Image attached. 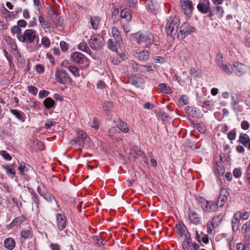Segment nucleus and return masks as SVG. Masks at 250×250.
Returning a JSON list of instances; mask_svg holds the SVG:
<instances>
[{"label": "nucleus", "mask_w": 250, "mask_h": 250, "mask_svg": "<svg viewBox=\"0 0 250 250\" xmlns=\"http://www.w3.org/2000/svg\"><path fill=\"white\" fill-rule=\"evenodd\" d=\"M179 24L180 21L177 18H174L171 21H168L166 27L167 34L170 36L175 34L177 32Z\"/></svg>", "instance_id": "5"}, {"label": "nucleus", "mask_w": 250, "mask_h": 250, "mask_svg": "<svg viewBox=\"0 0 250 250\" xmlns=\"http://www.w3.org/2000/svg\"><path fill=\"white\" fill-rule=\"evenodd\" d=\"M153 59L155 62L159 63H163L165 62V59L160 56H155L153 57Z\"/></svg>", "instance_id": "58"}, {"label": "nucleus", "mask_w": 250, "mask_h": 250, "mask_svg": "<svg viewBox=\"0 0 250 250\" xmlns=\"http://www.w3.org/2000/svg\"><path fill=\"white\" fill-rule=\"evenodd\" d=\"M18 170L21 174L25 175V172L28 170L27 166L25 163L22 162L20 164V165L18 167Z\"/></svg>", "instance_id": "40"}, {"label": "nucleus", "mask_w": 250, "mask_h": 250, "mask_svg": "<svg viewBox=\"0 0 250 250\" xmlns=\"http://www.w3.org/2000/svg\"><path fill=\"white\" fill-rule=\"evenodd\" d=\"M121 17L125 19L127 21H130L131 19L130 12L128 9H124L121 12Z\"/></svg>", "instance_id": "34"}, {"label": "nucleus", "mask_w": 250, "mask_h": 250, "mask_svg": "<svg viewBox=\"0 0 250 250\" xmlns=\"http://www.w3.org/2000/svg\"><path fill=\"white\" fill-rule=\"evenodd\" d=\"M133 55L136 59L142 62H147L149 59L148 53L146 50L141 51H134Z\"/></svg>", "instance_id": "12"}, {"label": "nucleus", "mask_w": 250, "mask_h": 250, "mask_svg": "<svg viewBox=\"0 0 250 250\" xmlns=\"http://www.w3.org/2000/svg\"><path fill=\"white\" fill-rule=\"evenodd\" d=\"M32 233L28 229H23L21 233V235L24 239H27L30 237H32Z\"/></svg>", "instance_id": "45"}, {"label": "nucleus", "mask_w": 250, "mask_h": 250, "mask_svg": "<svg viewBox=\"0 0 250 250\" xmlns=\"http://www.w3.org/2000/svg\"><path fill=\"white\" fill-rule=\"evenodd\" d=\"M197 8L200 13H208L209 11L210 2L208 0H200Z\"/></svg>", "instance_id": "14"}, {"label": "nucleus", "mask_w": 250, "mask_h": 250, "mask_svg": "<svg viewBox=\"0 0 250 250\" xmlns=\"http://www.w3.org/2000/svg\"><path fill=\"white\" fill-rule=\"evenodd\" d=\"M147 9L152 12L157 10L159 8V5L155 0H150L147 2L146 5Z\"/></svg>", "instance_id": "26"}, {"label": "nucleus", "mask_w": 250, "mask_h": 250, "mask_svg": "<svg viewBox=\"0 0 250 250\" xmlns=\"http://www.w3.org/2000/svg\"><path fill=\"white\" fill-rule=\"evenodd\" d=\"M228 195L229 193L226 188H222L221 189L219 197L216 202L218 207H222L224 205L227 200Z\"/></svg>", "instance_id": "13"}, {"label": "nucleus", "mask_w": 250, "mask_h": 250, "mask_svg": "<svg viewBox=\"0 0 250 250\" xmlns=\"http://www.w3.org/2000/svg\"><path fill=\"white\" fill-rule=\"evenodd\" d=\"M130 65L134 72H140V70H139V69L140 64H138L135 62H132L130 63Z\"/></svg>", "instance_id": "52"}, {"label": "nucleus", "mask_w": 250, "mask_h": 250, "mask_svg": "<svg viewBox=\"0 0 250 250\" xmlns=\"http://www.w3.org/2000/svg\"><path fill=\"white\" fill-rule=\"evenodd\" d=\"M0 154L6 161H9L12 159V157L5 150L0 151Z\"/></svg>", "instance_id": "50"}, {"label": "nucleus", "mask_w": 250, "mask_h": 250, "mask_svg": "<svg viewBox=\"0 0 250 250\" xmlns=\"http://www.w3.org/2000/svg\"><path fill=\"white\" fill-rule=\"evenodd\" d=\"M182 247L185 250H192L191 245L185 241L182 243Z\"/></svg>", "instance_id": "64"}, {"label": "nucleus", "mask_w": 250, "mask_h": 250, "mask_svg": "<svg viewBox=\"0 0 250 250\" xmlns=\"http://www.w3.org/2000/svg\"><path fill=\"white\" fill-rule=\"evenodd\" d=\"M190 56V52L187 49L183 50L180 53V57L184 60H187Z\"/></svg>", "instance_id": "39"}, {"label": "nucleus", "mask_w": 250, "mask_h": 250, "mask_svg": "<svg viewBox=\"0 0 250 250\" xmlns=\"http://www.w3.org/2000/svg\"><path fill=\"white\" fill-rule=\"evenodd\" d=\"M120 131L117 126H113L109 129L108 131V135L110 137H113L115 134L119 133Z\"/></svg>", "instance_id": "43"}, {"label": "nucleus", "mask_w": 250, "mask_h": 250, "mask_svg": "<svg viewBox=\"0 0 250 250\" xmlns=\"http://www.w3.org/2000/svg\"><path fill=\"white\" fill-rule=\"evenodd\" d=\"M241 218L240 214H235L231 221L232 228L234 231H236L238 229L239 221Z\"/></svg>", "instance_id": "21"}, {"label": "nucleus", "mask_w": 250, "mask_h": 250, "mask_svg": "<svg viewBox=\"0 0 250 250\" xmlns=\"http://www.w3.org/2000/svg\"><path fill=\"white\" fill-rule=\"evenodd\" d=\"M37 190L38 193L41 196H42L45 200L49 202L52 201V196L50 193L48 192H45L44 191H42L41 188L39 187L37 188Z\"/></svg>", "instance_id": "25"}, {"label": "nucleus", "mask_w": 250, "mask_h": 250, "mask_svg": "<svg viewBox=\"0 0 250 250\" xmlns=\"http://www.w3.org/2000/svg\"><path fill=\"white\" fill-rule=\"evenodd\" d=\"M125 54H117L112 60V62L114 64H118L119 62L124 61L125 59Z\"/></svg>", "instance_id": "31"}, {"label": "nucleus", "mask_w": 250, "mask_h": 250, "mask_svg": "<svg viewBox=\"0 0 250 250\" xmlns=\"http://www.w3.org/2000/svg\"><path fill=\"white\" fill-rule=\"evenodd\" d=\"M216 63L219 67L223 64V56L221 53H218L216 55Z\"/></svg>", "instance_id": "42"}, {"label": "nucleus", "mask_w": 250, "mask_h": 250, "mask_svg": "<svg viewBox=\"0 0 250 250\" xmlns=\"http://www.w3.org/2000/svg\"><path fill=\"white\" fill-rule=\"evenodd\" d=\"M188 213V218L190 222L195 224L199 222L200 218L196 212L189 208Z\"/></svg>", "instance_id": "18"}, {"label": "nucleus", "mask_w": 250, "mask_h": 250, "mask_svg": "<svg viewBox=\"0 0 250 250\" xmlns=\"http://www.w3.org/2000/svg\"><path fill=\"white\" fill-rule=\"evenodd\" d=\"M182 10L188 18L190 17L193 9L192 2L190 0H182L181 2Z\"/></svg>", "instance_id": "10"}, {"label": "nucleus", "mask_w": 250, "mask_h": 250, "mask_svg": "<svg viewBox=\"0 0 250 250\" xmlns=\"http://www.w3.org/2000/svg\"><path fill=\"white\" fill-rule=\"evenodd\" d=\"M39 21L41 26L42 27L43 29H48L50 27V23L47 21H46L42 16H40L39 17Z\"/></svg>", "instance_id": "37"}, {"label": "nucleus", "mask_w": 250, "mask_h": 250, "mask_svg": "<svg viewBox=\"0 0 250 250\" xmlns=\"http://www.w3.org/2000/svg\"><path fill=\"white\" fill-rule=\"evenodd\" d=\"M159 88L163 92L166 93H169L170 92V88L169 86H167L165 83H161L159 85Z\"/></svg>", "instance_id": "47"}, {"label": "nucleus", "mask_w": 250, "mask_h": 250, "mask_svg": "<svg viewBox=\"0 0 250 250\" xmlns=\"http://www.w3.org/2000/svg\"><path fill=\"white\" fill-rule=\"evenodd\" d=\"M194 31V27L190 26L187 23H185L180 27V31L177 34V38L179 40H183L186 36L190 33L193 32Z\"/></svg>", "instance_id": "7"}, {"label": "nucleus", "mask_w": 250, "mask_h": 250, "mask_svg": "<svg viewBox=\"0 0 250 250\" xmlns=\"http://www.w3.org/2000/svg\"><path fill=\"white\" fill-rule=\"evenodd\" d=\"M49 94V92L47 91L42 90L39 92V97L40 98H43L47 97Z\"/></svg>", "instance_id": "57"}, {"label": "nucleus", "mask_w": 250, "mask_h": 250, "mask_svg": "<svg viewBox=\"0 0 250 250\" xmlns=\"http://www.w3.org/2000/svg\"><path fill=\"white\" fill-rule=\"evenodd\" d=\"M201 202L203 210L207 212L216 211L218 207L216 202L213 201H209L201 198Z\"/></svg>", "instance_id": "8"}, {"label": "nucleus", "mask_w": 250, "mask_h": 250, "mask_svg": "<svg viewBox=\"0 0 250 250\" xmlns=\"http://www.w3.org/2000/svg\"><path fill=\"white\" fill-rule=\"evenodd\" d=\"M216 226L212 222H209L207 225V229L208 233L211 234L212 229Z\"/></svg>", "instance_id": "60"}, {"label": "nucleus", "mask_w": 250, "mask_h": 250, "mask_svg": "<svg viewBox=\"0 0 250 250\" xmlns=\"http://www.w3.org/2000/svg\"><path fill=\"white\" fill-rule=\"evenodd\" d=\"M233 175L235 178H239L241 176V170L239 168H235L233 172Z\"/></svg>", "instance_id": "62"}, {"label": "nucleus", "mask_w": 250, "mask_h": 250, "mask_svg": "<svg viewBox=\"0 0 250 250\" xmlns=\"http://www.w3.org/2000/svg\"><path fill=\"white\" fill-rule=\"evenodd\" d=\"M53 21L55 24H57L58 26H61L62 24V20L61 17H55L53 19Z\"/></svg>", "instance_id": "63"}, {"label": "nucleus", "mask_w": 250, "mask_h": 250, "mask_svg": "<svg viewBox=\"0 0 250 250\" xmlns=\"http://www.w3.org/2000/svg\"><path fill=\"white\" fill-rule=\"evenodd\" d=\"M239 141L245 147H247L248 144L250 143V138L245 133H241L239 138Z\"/></svg>", "instance_id": "27"}, {"label": "nucleus", "mask_w": 250, "mask_h": 250, "mask_svg": "<svg viewBox=\"0 0 250 250\" xmlns=\"http://www.w3.org/2000/svg\"><path fill=\"white\" fill-rule=\"evenodd\" d=\"M159 115L162 120H166L168 118V116L167 114L162 110H160L159 111Z\"/></svg>", "instance_id": "61"}, {"label": "nucleus", "mask_w": 250, "mask_h": 250, "mask_svg": "<svg viewBox=\"0 0 250 250\" xmlns=\"http://www.w3.org/2000/svg\"><path fill=\"white\" fill-rule=\"evenodd\" d=\"M86 139V134L84 132L80 130L78 132V137L74 138L71 141V144L72 145L78 144L80 146H83L84 141Z\"/></svg>", "instance_id": "15"}, {"label": "nucleus", "mask_w": 250, "mask_h": 250, "mask_svg": "<svg viewBox=\"0 0 250 250\" xmlns=\"http://www.w3.org/2000/svg\"><path fill=\"white\" fill-rule=\"evenodd\" d=\"M25 217L24 216H19L14 219L10 224V228H13L16 226L21 225L25 221Z\"/></svg>", "instance_id": "22"}, {"label": "nucleus", "mask_w": 250, "mask_h": 250, "mask_svg": "<svg viewBox=\"0 0 250 250\" xmlns=\"http://www.w3.org/2000/svg\"><path fill=\"white\" fill-rule=\"evenodd\" d=\"M28 90L30 93L34 95L37 94L38 91V88L37 87L32 85H30L28 86Z\"/></svg>", "instance_id": "55"}, {"label": "nucleus", "mask_w": 250, "mask_h": 250, "mask_svg": "<svg viewBox=\"0 0 250 250\" xmlns=\"http://www.w3.org/2000/svg\"><path fill=\"white\" fill-rule=\"evenodd\" d=\"M107 46L109 49L113 51L116 52L117 51V45L116 43H114L112 39H109L107 41Z\"/></svg>", "instance_id": "38"}, {"label": "nucleus", "mask_w": 250, "mask_h": 250, "mask_svg": "<svg viewBox=\"0 0 250 250\" xmlns=\"http://www.w3.org/2000/svg\"><path fill=\"white\" fill-rule=\"evenodd\" d=\"M41 42L45 47H49L50 46V42L48 38H42Z\"/></svg>", "instance_id": "53"}, {"label": "nucleus", "mask_w": 250, "mask_h": 250, "mask_svg": "<svg viewBox=\"0 0 250 250\" xmlns=\"http://www.w3.org/2000/svg\"><path fill=\"white\" fill-rule=\"evenodd\" d=\"M215 14L219 19H221L224 17V10L223 7L220 6H217L214 7Z\"/></svg>", "instance_id": "35"}, {"label": "nucleus", "mask_w": 250, "mask_h": 250, "mask_svg": "<svg viewBox=\"0 0 250 250\" xmlns=\"http://www.w3.org/2000/svg\"><path fill=\"white\" fill-rule=\"evenodd\" d=\"M175 229L180 236H182L187 231V228L183 223L176 225Z\"/></svg>", "instance_id": "29"}, {"label": "nucleus", "mask_w": 250, "mask_h": 250, "mask_svg": "<svg viewBox=\"0 0 250 250\" xmlns=\"http://www.w3.org/2000/svg\"><path fill=\"white\" fill-rule=\"evenodd\" d=\"M142 151L138 147H134L131 149L130 152V154L134 158H136L137 156L141 155Z\"/></svg>", "instance_id": "41"}, {"label": "nucleus", "mask_w": 250, "mask_h": 250, "mask_svg": "<svg viewBox=\"0 0 250 250\" xmlns=\"http://www.w3.org/2000/svg\"><path fill=\"white\" fill-rule=\"evenodd\" d=\"M153 35L149 32L144 33L139 32L132 35L130 37L132 42L143 45L146 47H149L153 42Z\"/></svg>", "instance_id": "1"}, {"label": "nucleus", "mask_w": 250, "mask_h": 250, "mask_svg": "<svg viewBox=\"0 0 250 250\" xmlns=\"http://www.w3.org/2000/svg\"><path fill=\"white\" fill-rule=\"evenodd\" d=\"M188 98L186 95H183L179 99V103L181 106L188 104Z\"/></svg>", "instance_id": "48"}, {"label": "nucleus", "mask_w": 250, "mask_h": 250, "mask_svg": "<svg viewBox=\"0 0 250 250\" xmlns=\"http://www.w3.org/2000/svg\"><path fill=\"white\" fill-rule=\"evenodd\" d=\"M156 67L153 63H148L146 64H140L139 70L140 73H146L150 71H155Z\"/></svg>", "instance_id": "16"}, {"label": "nucleus", "mask_w": 250, "mask_h": 250, "mask_svg": "<svg viewBox=\"0 0 250 250\" xmlns=\"http://www.w3.org/2000/svg\"><path fill=\"white\" fill-rule=\"evenodd\" d=\"M231 69L236 75L240 76L247 71L248 67L241 62H235L231 66Z\"/></svg>", "instance_id": "9"}, {"label": "nucleus", "mask_w": 250, "mask_h": 250, "mask_svg": "<svg viewBox=\"0 0 250 250\" xmlns=\"http://www.w3.org/2000/svg\"><path fill=\"white\" fill-rule=\"evenodd\" d=\"M17 37L21 42L29 44L35 39L36 31L31 29H26L23 34L18 35Z\"/></svg>", "instance_id": "3"}, {"label": "nucleus", "mask_w": 250, "mask_h": 250, "mask_svg": "<svg viewBox=\"0 0 250 250\" xmlns=\"http://www.w3.org/2000/svg\"><path fill=\"white\" fill-rule=\"evenodd\" d=\"M222 219V217L221 215L215 216L212 218L211 222L214 223L216 226H217L219 225Z\"/></svg>", "instance_id": "51"}, {"label": "nucleus", "mask_w": 250, "mask_h": 250, "mask_svg": "<svg viewBox=\"0 0 250 250\" xmlns=\"http://www.w3.org/2000/svg\"><path fill=\"white\" fill-rule=\"evenodd\" d=\"M43 104L47 109H50L55 106V102L52 98L48 97L43 101Z\"/></svg>", "instance_id": "32"}, {"label": "nucleus", "mask_w": 250, "mask_h": 250, "mask_svg": "<svg viewBox=\"0 0 250 250\" xmlns=\"http://www.w3.org/2000/svg\"><path fill=\"white\" fill-rule=\"evenodd\" d=\"M131 83L136 87H140L144 83V81L143 78L136 77L132 79Z\"/></svg>", "instance_id": "33"}, {"label": "nucleus", "mask_w": 250, "mask_h": 250, "mask_svg": "<svg viewBox=\"0 0 250 250\" xmlns=\"http://www.w3.org/2000/svg\"><path fill=\"white\" fill-rule=\"evenodd\" d=\"M71 60L73 62L81 65L83 68H87L89 64V60L78 52H75L71 54Z\"/></svg>", "instance_id": "2"}, {"label": "nucleus", "mask_w": 250, "mask_h": 250, "mask_svg": "<svg viewBox=\"0 0 250 250\" xmlns=\"http://www.w3.org/2000/svg\"><path fill=\"white\" fill-rule=\"evenodd\" d=\"M220 67L224 72H225L228 75H230L233 72L232 70L230 69L229 66H228V65L223 64Z\"/></svg>", "instance_id": "46"}, {"label": "nucleus", "mask_w": 250, "mask_h": 250, "mask_svg": "<svg viewBox=\"0 0 250 250\" xmlns=\"http://www.w3.org/2000/svg\"><path fill=\"white\" fill-rule=\"evenodd\" d=\"M60 45L61 50L63 52H65L68 48V45L64 41H61Z\"/></svg>", "instance_id": "59"}, {"label": "nucleus", "mask_w": 250, "mask_h": 250, "mask_svg": "<svg viewBox=\"0 0 250 250\" xmlns=\"http://www.w3.org/2000/svg\"><path fill=\"white\" fill-rule=\"evenodd\" d=\"M112 37L114 38L115 42L118 46L121 47L123 44V41L119 31L117 27H113L111 31Z\"/></svg>", "instance_id": "17"}, {"label": "nucleus", "mask_w": 250, "mask_h": 250, "mask_svg": "<svg viewBox=\"0 0 250 250\" xmlns=\"http://www.w3.org/2000/svg\"><path fill=\"white\" fill-rule=\"evenodd\" d=\"M57 229L62 231L66 227V218L64 214L57 213L56 215Z\"/></svg>", "instance_id": "11"}, {"label": "nucleus", "mask_w": 250, "mask_h": 250, "mask_svg": "<svg viewBox=\"0 0 250 250\" xmlns=\"http://www.w3.org/2000/svg\"><path fill=\"white\" fill-rule=\"evenodd\" d=\"M4 247L8 250H12L14 249L16 246L15 240L11 237L5 239L4 241Z\"/></svg>", "instance_id": "19"}, {"label": "nucleus", "mask_w": 250, "mask_h": 250, "mask_svg": "<svg viewBox=\"0 0 250 250\" xmlns=\"http://www.w3.org/2000/svg\"><path fill=\"white\" fill-rule=\"evenodd\" d=\"M89 44L92 49H99L104 45V39L99 34H94L91 37Z\"/></svg>", "instance_id": "6"}, {"label": "nucleus", "mask_w": 250, "mask_h": 250, "mask_svg": "<svg viewBox=\"0 0 250 250\" xmlns=\"http://www.w3.org/2000/svg\"><path fill=\"white\" fill-rule=\"evenodd\" d=\"M228 137L230 140H234L236 138V132L234 130H231L228 134Z\"/></svg>", "instance_id": "56"}, {"label": "nucleus", "mask_w": 250, "mask_h": 250, "mask_svg": "<svg viewBox=\"0 0 250 250\" xmlns=\"http://www.w3.org/2000/svg\"><path fill=\"white\" fill-rule=\"evenodd\" d=\"M1 167L5 170V172L9 177L11 179L14 178L15 175V171L11 165H2Z\"/></svg>", "instance_id": "20"}, {"label": "nucleus", "mask_w": 250, "mask_h": 250, "mask_svg": "<svg viewBox=\"0 0 250 250\" xmlns=\"http://www.w3.org/2000/svg\"><path fill=\"white\" fill-rule=\"evenodd\" d=\"M87 19L90 20L91 25L94 29H97L98 27L99 23L100 21V18L99 17L87 16Z\"/></svg>", "instance_id": "24"}, {"label": "nucleus", "mask_w": 250, "mask_h": 250, "mask_svg": "<svg viewBox=\"0 0 250 250\" xmlns=\"http://www.w3.org/2000/svg\"><path fill=\"white\" fill-rule=\"evenodd\" d=\"M116 125L119 130H120L124 133L128 132L129 128L125 122L120 120L118 123H117Z\"/></svg>", "instance_id": "30"}, {"label": "nucleus", "mask_w": 250, "mask_h": 250, "mask_svg": "<svg viewBox=\"0 0 250 250\" xmlns=\"http://www.w3.org/2000/svg\"><path fill=\"white\" fill-rule=\"evenodd\" d=\"M231 105L232 106V108L234 110L235 112H240L242 110L240 107L238 105V102H234L233 103H231Z\"/></svg>", "instance_id": "54"}, {"label": "nucleus", "mask_w": 250, "mask_h": 250, "mask_svg": "<svg viewBox=\"0 0 250 250\" xmlns=\"http://www.w3.org/2000/svg\"><path fill=\"white\" fill-rule=\"evenodd\" d=\"M10 112L15 116L18 119L21 120L23 113L21 111H19L16 109H11Z\"/></svg>", "instance_id": "44"}, {"label": "nucleus", "mask_w": 250, "mask_h": 250, "mask_svg": "<svg viewBox=\"0 0 250 250\" xmlns=\"http://www.w3.org/2000/svg\"><path fill=\"white\" fill-rule=\"evenodd\" d=\"M78 48L83 52H84L88 54H90L92 51L90 50L87 43L85 42H82L80 43L78 46Z\"/></svg>", "instance_id": "28"}, {"label": "nucleus", "mask_w": 250, "mask_h": 250, "mask_svg": "<svg viewBox=\"0 0 250 250\" xmlns=\"http://www.w3.org/2000/svg\"><path fill=\"white\" fill-rule=\"evenodd\" d=\"M102 108L105 112H108L112 110L113 104L110 102L105 101L102 103Z\"/></svg>", "instance_id": "36"}, {"label": "nucleus", "mask_w": 250, "mask_h": 250, "mask_svg": "<svg viewBox=\"0 0 250 250\" xmlns=\"http://www.w3.org/2000/svg\"><path fill=\"white\" fill-rule=\"evenodd\" d=\"M55 80L59 83L64 84L71 81V79L66 71L62 69L58 68L55 72Z\"/></svg>", "instance_id": "4"}, {"label": "nucleus", "mask_w": 250, "mask_h": 250, "mask_svg": "<svg viewBox=\"0 0 250 250\" xmlns=\"http://www.w3.org/2000/svg\"><path fill=\"white\" fill-rule=\"evenodd\" d=\"M62 66L66 68L74 76L76 77L80 76L79 70L76 66L74 65H64V63L62 64Z\"/></svg>", "instance_id": "23"}, {"label": "nucleus", "mask_w": 250, "mask_h": 250, "mask_svg": "<svg viewBox=\"0 0 250 250\" xmlns=\"http://www.w3.org/2000/svg\"><path fill=\"white\" fill-rule=\"evenodd\" d=\"M11 31L13 34L21 35L20 33L21 31V27H19L18 25H14L11 29Z\"/></svg>", "instance_id": "49"}]
</instances>
